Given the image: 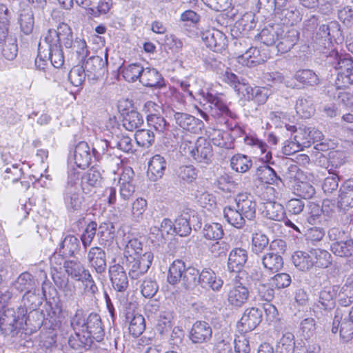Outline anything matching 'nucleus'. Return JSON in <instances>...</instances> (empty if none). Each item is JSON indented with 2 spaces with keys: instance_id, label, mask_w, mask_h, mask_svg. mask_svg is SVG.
<instances>
[{
  "instance_id": "a18cd8bd",
  "label": "nucleus",
  "mask_w": 353,
  "mask_h": 353,
  "mask_svg": "<svg viewBox=\"0 0 353 353\" xmlns=\"http://www.w3.org/2000/svg\"><path fill=\"white\" fill-rule=\"evenodd\" d=\"M333 253L341 257H347L353 254V240L336 241L331 245Z\"/></svg>"
},
{
  "instance_id": "8fccbe9b",
  "label": "nucleus",
  "mask_w": 353,
  "mask_h": 353,
  "mask_svg": "<svg viewBox=\"0 0 353 353\" xmlns=\"http://www.w3.org/2000/svg\"><path fill=\"white\" fill-rule=\"evenodd\" d=\"M294 193L305 199H310L315 194V188L309 181L299 180L294 186Z\"/></svg>"
},
{
  "instance_id": "f257e3e1",
  "label": "nucleus",
  "mask_w": 353,
  "mask_h": 353,
  "mask_svg": "<svg viewBox=\"0 0 353 353\" xmlns=\"http://www.w3.org/2000/svg\"><path fill=\"white\" fill-rule=\"evenodd\" d=\"M180 85L188 97H194V94H198L206 101L210 104L212 116L230 118L235 117V114L228 108L223 94L214 89L218 85L206 83L202 79H192L181 81Z\"/></svg>"
},
{
  "instance_id": "412c9836",
  "label": "nucleus",
  "mask_w": 353,
  "mask_h": 353,
  "mask_svg": "<svg viewBox=\"0 0 353 353\" xmlns=\"http://www.w3.org/2000/svg\"><path fill=\"white\" fill-rule=\"evenodd\" d=\"M299 39V32L295 28L284 30L283 33L279 35L276 42V49L279 52L285 53L290 51L297 43Z\"/></svg>"
},
{
  "instance_id": "473e14b6",
  "label": "nucleus",
  "mask_w": 353,
  "mask_h": 353,
  "mask_svg": "<svg viewBox=\"0 0 353 353\" xmlns=\"http://www.w3.org/2000/svg\"><path fill=\"white\" fill-rule=\"evenodd\" d=\"M340 288L337 285L325 288L319 292V303L325 310L331 309L335 305V298Z\"/></svg>"
},
{
  "instance_id": "f8f14e48",
  "label": "nucleus",
  "mask_w": 353,
  "mask_h": 353,
  "mask_svg": "<svg viewBox=\"0 0 353 353\" xmlns=\"http://www.w3.org/2000/svg\"><path fill=\"white\" fill-rule=\"evenodd\" d=\"M262 312L256 307L248 308L245 310L239 326L242 332H248L254 330L261 323Z\"/></svg>"
},
{
  "instance_id": "5fc2aeb1",
  "label": "nucleus",
  "mask_w": 353,
  "mask_h": 353,
  "mask_svg": "<svg viewBox=\"0 0 353 353\" xmlns=\"http://www.w3.org/2000/svg\"><path fill=\"white\" fill-rule=\"evenodd\" d=\"M312 259L316 267L326 268L332 263L330 253L325 250L316 249L312 250Z\"/></svg>"
},
{
  "instance_id": "4d7b16f0",
  "label": "nucleus",
  "mask_w": 353,
  "mask_h": 353,
  "mask_svg": "<svg viewBox=\"0 0 353 353\" xmlns=\"http://www.w3.org/2000/svg\"><path fill=\"white\" fill-rule=\"evenodd\" d=\"M295 348V338L292 332L283 333L277 342L276 350L294 352Z\"/></svg>"
},
{
  "instance_id": "c03bdc74",
  "label": "nucleus",
  "mask_w": 353,
  "mask_h": 353,
  "mask_svg": "<svg viewBox=\"0 0 353 353\" xmlns=\"http://www.w3.org/2000/svg\"><path fill=\"white\" fill-rule=\"evenodd\" d=\"M143 67L139 63H132L123 66L121 70V74L125 81L134 82L138 79L141 80Z\"/></svg>"
},
{
  "instance_id": "0eeeda50",
  "label": "nucleus",
  "mask_w": 353,
  "mask_h": 353,
  "mask_svg": "<svg viewBox=\"0 0 353 353\" xmlns=\"http://www.w3.org/2000/svg\"><path fill=\"white\" fill-rule=\"evenodd\" d=\"M334 30L338 31V25L334 22L321 25L314 39V48L321 52L323 49L330 48L332 43V39L334 37Z\"/></svg>"
},
{
  "instance_id": "39448f33",
  "label": "nucleus",
  "mask_w": 353,
  "mask_h": 353,
  "mask_svg": "<svg viewBox=\"0 0 353 353\" xmlns=\"http://www.w3.org/2000/svg\"><path fill=\"white\" fill-rule=\"evenodd\" d=\"M345 341L353 337V307L351 309L337 308L333 320L332 332L336 333Z\"/></svg>"
},
{
  "instance_id": "37998d69",
  "label": "nucleus",
  "mask_w": 353,
  "mask_h": 353,
  "mask_svg": "<svg viewBox=\"0 0 353 353\" xmlns=\"http://www.w3.org/2000/svg\"><path fill=\"white\" fill-rule=\"evenodd\" d=\"M161 76L154 68H143L140 82L147 87H154L159 84Z\"/></svg>"
},
{
  "instance_id": "c9c22d12",
  "label": "nucleus",
  "mask_w": 353,
  "mask_h": 353,
  "mask_svg": "<svg viewBox=\"0 0 353 353\" xmlns=\"http://www.w3.org/2000/svg\"><path fill=\"white\" fill-rule=\"evenodd\" d=\"M295 110L301 117L310 118L315 112L312 99L308 96L299 97L296 102Z\"/></svg>"
},
{
  "instance_id": "58836bf2",
  "label": "nucleus",
  "mask_w": 353,
  "mask_h": 353,
  "mask_svg": "<svg viewBox=\"0 0 353 353\" xmlns=\"http://www.w3.org/2000/svg\"><path fill=\"white\" fill-rule=\"evenodd\" d=\"M185 270V265L183 261L181 260L174 261L168 270V281L172 285L176 284L181 281Z\"/></svg>"
},
{
  "instance_id": "72a5a7b5",
  "label": "nucleus",
  "mask_w": 353,
  "mask_h": 353,
  "mask_svg": "<svg viewBox=\"0 0 353 353\" xmlns=\"http://www.w3.org/2000/svg\"><path fill=\"white\" fill-rule=\"evenodd\" d=\"M263 214L268 219L277 221L284 220L285 216L283 206L275 201H268L264 203Z\"/></svg>"
},
{
  "instance_id": "3c124183",
  "label": "nucleus",
  "mask_w": 353,
  "mask_h": 353,
  "mask_svg": "<svg viewBox=\"0 0 353 353\" xmlns=\"http://www.w3.org/2000/svg\"><path fill=\"white\" fill-rule=\"evenodd\" d=\"M111 134L107 131L104 132V136L100 140H97L94 147L92 148L93 157L99 159L101 154H104L108 147L111 148Z\"/></svg>"
},
{
  "instance_id": "7c9ffc66",
  "label": "nucleus",
  "mask_w": 353,
  "mask_h": 353,
  "mask_svg": "<svg viewBox=\"0 0 353 353\" xmlns=\"http://www.w3.org/2000/svg\"><path fill=\"white\" fill-rule=\"evenodd\" d=\"M338 207L343 210L353 208V184L345 182L340 188Z\"/></svg>"
},
{
  "instance_id": "b1692460",
  "label": "nucleus",
  "mask_w": 353,
  "mask_h": 353,
  "mask_svg": "<svg viewBox=\"0 0 353 353\" xmlns=\"http://www.w3.org/2000/svg\"><path fill=\"white\" fill-rule=\"evenodd\" d=\"M284 32V30L279 24L268 26L258 34L260 41L267 46H276L279 35Z\"/></svg>"
},
{
  "instance_id": "49530a36",
  "label": "nucleus",
  "mask_w": 353,
  "mask_h": 353,
  "mask_svg": "<svg viewBox=\"0 0 353 353\" xmlns=\"http://www.w3.org/2000/svg\"><path fill=\"white\" fill-rule=\"evenodd\" d=\"M143 123V119L140 113L132 110L128 112L123 117V125L129 131H133L141 127Z\"/></svg>"
},
{
  "instance_id": "5701e85b",
  "label": "nucleus",
  "mask_w": 353,
  "mask_h": 353,
  "mask_svg": "<svg viewBox=\"0 0 353 353\" xmlns=\"http://www.w3.org/2000/svg\"><path fill=\"white\" fill-rule=\"evenodd\" d=\"M166 168V162L163 157L157 154L151 158L148 165L147 175L153 181L161 179Z\"/></svg>"
},
{
  "instance_id": "2f4dec72",
  "label": "nucleus",
  "mask_w": 353,
  "mask_h": 353,
  "mask_svg": "<svg viewBox=\"0 0 353 353\" xmlns=\"http://www.w3.org/2000/svg\"><path fill=\"white\" fill-rule=\"evenodd\" d=\"M292 259L296 268L301 271L308 270L314 265L312 250L309 252L296 251L292 254Z\"/></svg>"
},
{
  "instance_id": "680f3d73",
  "label": "nucleus",
  "mask_w": 353,
  "mask_h": 353,
  "mask_svg": "<svg viewBox=\"0 0 353 353\" xmlns=\"http://www.w3.org/2000/svg\"><path fill=\"white\" fill-rule=\"evenodd\" d=\"M147 201L142 198H137L132 203L131 215L134 221H140L143 219L144 212L147 208Z\"/></svg>"
},
{
  "instance_id": "ddd939ff",
  "label": "nucleus",
  "mask_w": 353,
  "mask_h": 353,
  "mask_svg": "<svg viewBox=\"0 0 353 353\" xmlns=\"http://www.w3.org/2000/svg\"><path fill=\"white\" fill-rule=\"evenodd\" d=\"M234 204L245 219L250 220L255 216L256 202L252 195L247 193L237 194Z\"/></svg>"
},
{
  "instance_id": "338daca9",
  "label": "nucleus",
  "mask_w": 353,
  "mask_h": 353,
  "mask_svg": "<svg viewBox=\"0 0 353 353\" xmlns=\"http://www.w3.org/2000/svg\"><path fill=\"white\" fill-rule=\"evenodd\" d=\"M338 300L340 305L343 308L350 305L353 302V288L347 282L339 290L338 293Z\"/></svg>"
},
{
  "instance_id": "864d4df0",
  "label": "nucleus",
  "mask_w": 353,
  "mask_h": 353,
  "mask_svg": "<svg viewBox=\"0 0 353 353\" xmlns=\"http://www.w3.org/2000/svg\"><path fill=\"white\" fill-rule=\"evenodd\" d=\"M199 274V270L194 268H185L181 279L183 285L188 289H191L200 284Z\"/></svg>"
},
{
  "instance_id": "79ce46f5",
  "label": "nucleus",
  "mask_w": 353,
  "mask_h": 353,
  "mask_svg": "<svg viewBox=\"0 0 353 353\" xmlns=\"http://www.w3.org/2000/svg\"><path fill=\"white\" fill-rule=\"evenodd\" d=\"M256 176L259 179L265 183L274 184L281 181L275 171L268 165L259 166L256 171Z\"/></svg>"
},
{
  "instance_id": "4c0bfd02",
  "label": "nucleus",
  "mask_w": 353,
  "mask_h": 353,
  "mask_svg": "<svg viewBox=\"0 0 353 353\" xmlns=\"http://www.w3.org/2000/svg\"><path fill=\"white\" fill-rule=\"evenodd\" d=\"M261 262L264 268L272 272L279 271L283 265L281 256L273 252L264 254L261 258Z\"/></svg>"
},
{
  "instance_id": "a878e982",
  "label": "nucleus",
  "mask_w": 353,
  "mask_h": 353,
  "mask_svg": "<svg viewBox=\"0 0 353 353\" xmlns=\"http://www.w3.org/2000/svg\"><path fill=\"white\" fill-rule=\"evenodd\" d=\"M88 260L90 267L101 274L106 270L105 253L99 247L92 248L88 253Z\"/></svg>"
},
{
  "instance_id": "c85d7f7f",
  "label": "nucleus",
  "mask_w": 353,
  "mask_h": 353,
  "mask_svg": "<svg viewBox=\"0 0 353 353\" xmlns=\"http://www.w3.org/2000/svg\"><path fill=\"white\" fill-rule=\"evenodd\" d=\"M67 274L77 281L84 282L85 279L90 277V273L79 261H69L65 263Z\"/></svg>"
},
{
  "instance_id": "4be33fe9",
  "label": "nucleus",
  "mask_w": 353,
  "mask_h": 353,
  "mask_svg": "<svg viewBox=\"0 0 353 353\" xmlns=\"http://www.w3.org/2000/svg\"><path fill=\"white\" fill-rule=\"evenodd\" d=\"M174 118L181 128L190 132L196 133L203 125L201 121L185 113L174 112Z\"/></svg>"
},
{
  "instance_id": "052dcab7",
  "label": "nucleus",
  "mask_w": 353,
  "mask_h": 353,
  "mask_svg": "<svg viewBox=\"0 0 353 353\" xmlns=\"http://www.w3.org/2000/svg\"><path fill=\"white\" fill-rule=\"evenodd\" d=\"M19 22L21 30L29 34L32 32L34 27V17L31 10H23L19 14Z\"/></svg>"
},
{
  "instance_id": "603ef678",
  "label": "nucleus",
  "mask_w": 353,
  "mask_h": 353,
  "mask_svg": "<svg viewBox=\"0 0 353 353\" xmlns=\"http://www.w3.org/2000/svg\"><path fill=\"white\" fill-rule=\"evenodd\" d=\"M198 170L192 165H181L176 170L179 178L188 183L194 181L198 176Z\"/></svg>"
},
{
  "instance_id": "6e6552de",
  "label": "nucleus",
  "mask_w": 353,
  "mask_h": 353,
  "mask_svg": "<svg viewBox=\"0 0 353 353\" xmlns=\"http://www.w3.org/2000/svg\"><path fill=\"white\" fill-rule=\"evenodd\" d=\"M103 181L102 170L93 166L81 176V187L83 193H91L92 190L101 185Z\"/></svg>"
},
{
  "instance_id": "0e129e2a",
  "label": "nucleus",
  "mask_w": 353,
  "mask_h": 353,
  "mask_svg": "<svg viewBox=\"0 0 353 353\" xmlns=\"http://www.w3.org/2000/svg\"><path fill=\"white\" fill-rule=\"evenodd\" d=\"M135 140L140 146L148 148L154 141V134L150 130H139L135 133Z\"/></svg>"
},
{
  "instance_id": "69168bd1",
  "label": "nucleus",
  "mask_w": 353,
  "mask_h": 353,
  "mask_svg": "<svg viewBox=\"0 0 353 353\" xmlns=\"http://www.w3.org/2000/svg\"><path fill=\"white\" fill-rule=\"evenodd\" d=\"M198 203L208 210H214L216 208V199L214 194L203 192L196 195Z\"/></svg>"
},
{
  "instance_id": "1a4fd4ad",
  "label": "nucleus",
  "mask_w": 353,
  "mask_h": 353,
  "mask_svg": "<svg viewBox=\"0 0 353 353\" xmlns=\"http://www.w3.org/2000/svg\"><path fill=\"white\" fill-rule=\"evenodd\" d=\"M108 53L106 49L104 52V59L101 56H92L90 57L83 63V68L88 73V75H92L94 78L102 77L106 71L108 65Z\"/></svg>"
},
{
  "instance_id": "9d476101",
  "label": "nucleus",
  "mask_w": 353,
  "mask_h": 353,
  "mask_svg": "<svg viewBox=\"0 0 353 353\" xmlns=\"http://www.w3.org/2000/svg\"><path fill=\"white\" fill-rule=\"evenodd\" d=\"M108 123L111 125V129L108 128V125L106 128L107 131L111 134V148H117L125 152H132L134 146L132 139L126 135L116 134L119 129L114 125L116 123L115 120L110 119Z\"/></svg>"
},
{
  "instance_id": "f3484780",
  "label": "nucleus",
  "mask_w": 353,
  "mask_h": 353,
  "mask_svg": "<svg viewBox=\"0 0 353 353\" xmlns=\"http://www.w3.org/2000/svg\"><path fill=\"white\" fill-rule=\"evenodd\" d=\"M200 285L203 288L219 292L223 285V281L210 268H204L199 274Z\"/></svg>"
},
{
  "instance_id": "aec40b11",
  "label": "nucleus",
  "mask_w": 353,
  "mask_h": 353,
  "mask_svg": "<svg viewBox=\"0 0 353 353\" xmlns=\"http://www.w3.org/2000/svg\"><path fill=\"white\" fill-rule=\"evenodd\" d=\"M121 245L126 259H137L142 252L141 242L130 234L123 236Z\"/></svg>"
},
{
  "instance_id": "a211bd4d",
  "label": "nucleus",
  "mask_w": 353,
  "mask_h": 353,
  "mask_svg": "<svg viewBox=\"0 0 353 353\" xmlns=\"http://www.w3.org/2000/svg\"><path fill=\"white\" fill-rule=\"evenodd\" d=\"M92 156V148L86 142L81 141L75 146L73 160L78 168L83 169L88 167Z\"/></svg>"
},
{
  "instance_id": "c756f323",
  "label": "nucleus",
  "mask_w": 353,
  "mask_h": 353,
  "mask_svg": "<svg viewBox=\"0 0 353 353\" xmlns=\"http://www.w3.org/2000/svg\"><path fill=\"white\" fill-rule=\"evenodd\" d=\"M223 216L228 223L236 228H241L245 223V218L234 205H229L223 209Z\"/></svg>"
},
{
  "instance_id": "bb28decb",
  "label": "nucleus",
  "mask_w": 353,
  "mask_h": 353,
  "mask_svg": "<svg viewBox=\"0 0 353 353\" xmlns=\"http://www.w3.org/2000/svg\"><path fill=\"white\" fill-rule=\"evenodd\" d=\"M63 202L66 209L71 212L81 210L84 198L79 190H64L63 192Z\"/></svg>"
},
{
  "instance_id": "423d86ee",
  "label": "nucleus",
  "mask_w": 353,
  "mask_h": 353,
  "mask_svg": "<svg viewBox=\"0 0 353 353\" xmlns=\"http://www.w3.org/2000/svg\"><path fill=\"white\" fill-rule=\"evenodd\" d=\"M202 39L208 48L216 52H221L228 46L226 36L215 26L202 33Z\"/></svg>"
},
{
  "instance_id": "20e7f679",
  "label": "nucleus",
  "mask_w": 353,
  "mask_h": 353,
  "mask_svg": "<svg viewBox=\"0 0 353 353\" xmlns=\"http://www.w3.org/2000/svg\"><path fill=\"white\" fill-rule=\"evenodd\" d=\"M334 58L332 65L339 70L336 79V86L338 88L348 87L353 83V60L347 55H340L338 52L332 51L330 54Z\"/></svg>"
},
{
  "instance_id": "9b49d317",
  "label": "nucleus",
  "mask_w": 353,
  "mask_h": 353,
  "mask_svg": "<svg viewBox=\"0 0 353 353\" xmlns=\"http://www.w3.org/2000/svg\"><path fill=\"white\" fill-rule=\"evenodd\" d=\"M255 16L252 12L244 14L231 28V35L234 38L246 36L256 27Z\"/></svg>"
},
{
  "instance_id": "e433bc0d",
  "label": "nucleus",
  "mask_w": 353,
  "mask_h": 353,
  "mask_svg": "<svg viewBox=\"0 0 353 353\" xmlns=\"http://www.w3.org/2000/svg\"><path fill=\"white\" fill-rule=\"evenodd\" d=\"M126 318L130 320L128 327L130 334L134 337L139 336L145 328L143 316L139 314L128 313Z\"/></svg>"
},
{
  "instance_id": "6ab92c4d",
  "label": "nucleus",
  "mask_w": 353,
  "mask_h": 353,
  "mask_svg": "<svg viewBox=\"0 0 353 353\" xmlns=\"http://www.w3.org/2000/svg\"><path fill=\"white\" fill-rule=\"evenodd\" d=\"M212 334V328L208 323L196 321L191 329L190 339L193 343H202L210 340Z\"/></svg>"
},
{
  "instance_id": "7ed1b4c3",
  "label": "nucleus",
  "mask_w": 353,
  "mask_h": 353,
  "mask_svg": "<svg viewBox=\"0 0 353 353\" xmlns=\"http://www.w3.org/2000/svg\"><path fill=\"white\" fill-rule=\"evenodd\" d=\"M180 152L184 155H190L197 163L205 165L210 164L213 157L211 143L203 137H199L195 142L188 137L184 138L180 145Z\"/></svg>"
},
{
  "instance_id": "6e6d98bb",
  "label": "nucleus",
  "mask_w": 353,
  "mask_h": 353,
  "mask_svg": "<svg viewBox=\"0 0 353 353\" xmlns=\"http://www.w3.org/2000/svg\"><path fill=\"white\" fill-rule=\"evenodd\" d=\"M148 125L160 134H165L169 130V124L165 119L159 114L147 115Z\"/></svg>"
},
{
  "instance_id": "f03ea898",
  "label": "nucleus",
  "mask_w": 353,
  "mask_h": 353,
  "mask_svg": "<svg viewBox=\"0 0 353 353\" xmlns=\"http://www.w3.org/2000/svg\"><path fill=\"white\" fill-rule=\"evenodd\" d=\"M71 325L78 336L100 341L103 337V330L99 315L90 314L88 316L82 310H77L71 319Z\"/></svg>"
},
{
  "instance_id": "774afa93",
  "label": "nucleus",
  "mask_w": 353,
  "mask_h": 353,
  "mask_svg": "<svg viewBox=\"0 0 353 353\" xmlns=\"http://www.w3.org/2000/svg\"><path fill=\"white\" fill-rule=\"evenodd\" d=\"M268 243L269 240L265 234L261 233L253 234L252 238V251L259 254L267 248Z\"/></svg>"
},
{
  "instance_id": "f704fd0d",
  "label": "nucleus",
  "mask_w": 353,
  "mask_h": 353,
  "mask_svg": "<svg viewBox=\"0 0 353 353\" xmlns=\"http://www.w3.org/2000/svg\"><path fill=\"white\" fill-rule=\"evenodd\" d=\"M265 61L256 48H250L243 54L238 57V61L248 67H254Z\"/></svg>"
},
{
  "instance_id": "a19ab883",
  "label": "nucleus",
  "mask_w": 353,
  "mask_h": 353,
  "mask_svg": "<svg viewBox=\"0 0 353 353\" xmlns=\"http://www.w3.org/2000/svg\"><path fill=\"white\" fill-rule=\"evenodd\" d=\"M230 165L233 170L239 173H245L252 165V160L246 155L237 154L230 159Z\"/></svg>"
},
{
  "instance_id": "bf43d9fd",
  "label": "nucleus",
  "mask_w": 353,
  "mask_h": 353,
  "mask_svg": "<svg viewBox=\"0 0 353 353\" xmlns=\"http://www.w3.org/2000/svg\"><path fill=\"white\" fill-rule=\"evenodd\" d=\"M219 65L220 66L216 71L217 74L219 75V78L235 90L241 81L230 69L227 68L225 70H223L221 66L224 68V65L221 63H219Z\"/></svg>"
},
{
  "instance_id": "2eb2a0df",
  "label": "nucleus",
  "mask_w": 353,
  "mask_h": 353,
  "mask_svg": "<svg viewBox=\"0 0 353 353\" xmlns=\"http://www.w3.org/2000/svg\"><path fill=\"white\" fill-rule=\"evenodd\" d=\"M248 289L241 283L232 287L227 294V300L232 307L239 308L242 307L248 300Z\"/></svg>"
},
{
  "instance_id": "13d9d810",
  "label": "nucleus",
  "mask_w": 353,
  "mask_h": 353,
  "mask_svg": "<svg viewBox=\"0 0 353 353\" xmlns=\"http://www.w3.org/2000/svg\"><path fill=\"white\" fill-rule=\"evenodd\" d=\"M59 45L63 44L66 48L72 47L73 42L72 32L66 23H61L57 27Z\"/></svg>"
},
{
  "instance_id": "e2e57ef3",
  "label": "nucleus",
  "mask_w": 353,
  "mask_h": 353,
  "mask_svg": "<svg viewBox=\"0 0 353 353\" xmlns=\"http://www.w3.org/2000/svg\"><path fill=\"white\" fill-rule=\"evenodd\" d=\"M316 330V325L314 319L308 317L301 321L300 323V332L305 339L312 338L315 334Z\"/></svg>"
},
{
  "instance_id": "de8ad7c7",
  "label": "nucleus",
  "mask_w": 353,
  "mask_h": 353,
  "mask_svg": "<svg viewBox=\"0 0 353 353\" xmlns=\"http://www.w3.org/2000/svg\"><path fill=\"white\" fill-rule=\"evenodd\" d=\"M294 78L304 85L314 86L319 83L317 74L311 70H301L297 71Z\"/></svg>"
},
{
  "instance_id": "cd10ccee",
  "label": "nucleus",
  "mask_w": 353,
  "mask_h": 353,
  "mask_svg": "<svg viewBox=\"0 0 353 353\" xmlns=\"http://www.w3.org/2000/svg\"><path fill=\"white\" fill-rule=\"evenodd\" d=\"M150 234L154 235L158 241L165 240L169 235L176 234L175 223H173L170 219L165 218L159 226L154 225L150 228Z\"/></svg>"
},
{
  "instance_id": "dca6fc26",
  "label": "nucleus",
  "mask_w": 353,
  "mask_h": 353,
  "mask_svg": "<svg viewBox=\"0 0 353 353\" xmlns=\"http://www.w3.org/2000/svg\"><path fill=\"white\" fill-rule=\"evenodd\" d=\"M109 274L113 288L117 292H125L128 287V279L123 266L119 264L110 266Z\"/></svg>"
},
{
  "instance_id": "09e8293b",
  "label": "nucleus",
  "mask_w": 353,
  "mask_h": 353,
  "mask_svg": "<svg viewBox=\"0 0 353 353\" xmlns=\"http://www.w3.org/2000/svg\"><path fill=\"white\" fill-rule=\"evenodd\" d=\"M203 234L208 240H220L222 239L224 232L220 223H211L204 225Z\"/></svg>"
},
{
  "instance_id": "393cba45",
  "label": "nucleus",
  "mask_w": 353,
  "mask_h": 353,
  "mask_svg": "<svg viewBox=\"0 0 353 353\" xmlns=\"http://www.w3.org/2000/svg\"><path fill=\"white\" fill-rule=\"evenodd\" d=\"M248 260V253L245 249L236 248L231 250L228 261V268L230 272H239Z\"/></svg>"
},
{
  "instance_id": "4468645a",
  "label": "nucleus",
  "mask_w": 353,
  "mask_h": 353,
  "mask_svg": "<svg viewBox=\"0 0 353 353\" xmlns=\"http://www.w3.org/2000/svg\"><path fill=\"white\" fill-rule=\"evenodd\" d=\"M244 143L247 146H250L252 152L256 155L260 156V159L265 163H272L271 162L272 153L268 151L267 144L254 136H246L244 138Z\"/></svg>"
},
{
  "instance_id": "ea45409f",
  "label": "nucleus",
  "mask_w": 353,
  "mask_h": 353,
  "mask_svg": "<svg viewBox=\"0 0 353 353\" xmlns=\"http://www.w3.org/2000/svg\"><path fill=\"white\" fill-rule=\"evenodd\" d=\"M173 314L170 311L161 312L158 317L156 329L161 334H168L173 327Z\"/></svg>"
}]
</instances>
